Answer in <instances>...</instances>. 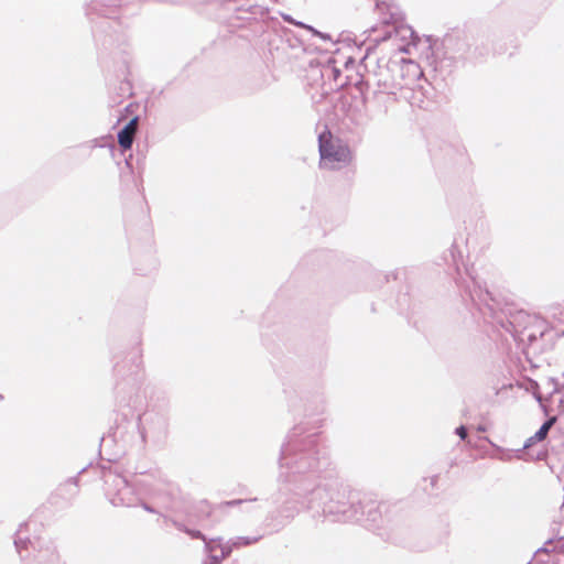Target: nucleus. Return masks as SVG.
I'll list each match as a JSON object with an SVG mask.
<instances>
[{"label":"nucleus","instance_id":"obj_1","mask_svg":"<svg viewBox=\"0 0 564 564\" xmlns=\"http://www.w3.org/2000/svg\"><path fill=\"white\" fill-rule=\"evenodd\" d=\"M321 167L339 169L352 162V153L349 147L337 139L326 129L318 137Z\"/></svg>","mask_w":564,"mask_h":564},{"label":"nucleus","instance_id":"obj_2","mask_svg":"<svg viewBox=\"0 0 564 564\" xmlns=\"http://www.w3.org/2000/svg\"><path fill=\"white\" fill-rule=\"evenodd\" d=\"M138 126L139 118L134 117L118 132V143L121 149H131L135 133L138 131Z\"/></svg>","mask_w":564,"mask_h":564},{"label":"nucleus","instance_id":"obj_3","mask_svg":"<svg viewBox=\"0 0 564 564\" xmlns=\"http://www.w3.org/2000/svg\"><path fill=\"white\" fill-rule=\"evenodd\" d=\"M556 422V417L555 416H552L550 417L541 427L540 430L533 435L531 436L527 443L524 444V447L528 448L530 446H532L534 443L536 442H542L546 438L547 434H549V431L550 429L554 425V423Z\"/></svg>","mask_w":564,"mask_h":564},{"label":"nucleus","instance_id":"obj_4","mask_svg":"<svg viewBox=\"0 0 564 564\" xmlns=\"http://www.w3.org/2000/svg\"><path fill=\"white\" fill-rule=\"evenodd\" d=\"M456 433L464 440L466 438L467 436V430L465 429V426H459L457 430H456Z\"/></svg>","mask_w":564,"mask_h":564},{"label":"nucleus","instance_id":"obj_5","mask_svg":"<svg viewBox=\"0 0 564 564\" xmlns=\"http://www.w3.org/2000/svg\"><path fill=\"white\" fill-rule=\"evenodd\" d=\"M191 534L192 538H195V539H200L202 538V534L199 531H191L188 532Z\"/></svg>","mask_w":564,"mask_h":564},{"label":"nucleus","instance_id":"obj_6","mask_svg":"<svg viewBox=\"0 0 564 564\" xmlns=\"http://www.w3.org/2000/svg\"><path fill=\"white\" fill-rule=\"evenodd\" d=\"M213 564H218L217 562H214Z\"/></svg>","mask_w":564,"mask_h":564}]
</instances>
